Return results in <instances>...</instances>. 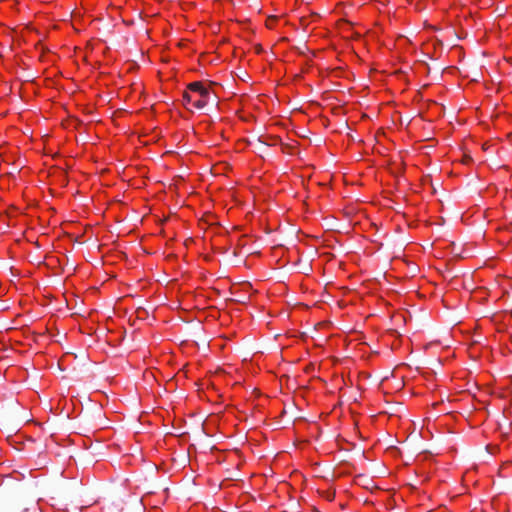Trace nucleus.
Segmentation results:
<instances>
[{"mask_svg":"<svg viewBox=\"0 0 512 512\" xmlns=\"http://www.w3.org/2000/svg\"><path fill=\"white\" fill-rule=\"evenodd\" d=\"M34 511H35V509H33V511H32V510H31V509H29V508H25V509H23L21 512H34Z\"/></svg>","mask_w":512,"mask_h":512,"instance_id":"nucleus-2","label":"nucleus"},{"mask_svg":"<svg viewBox=\"0 0 512 512\" xmlns=\"http://www.w3.org/2000/svg\"><path fill=\"white\" fill-rule=\"evenodd\" d=\"M211 99V91L203 82L196 81L187 85L183 93V102L187 109H203Z\"/></svg>","mask_w":512,"mask_h":512,"instance_id":"nucleus-1","label":"nucleus"}]
</instances>
